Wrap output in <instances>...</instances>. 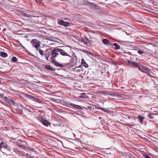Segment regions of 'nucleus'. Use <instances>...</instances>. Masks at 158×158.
I'll list each match as a JSON object with an SVG mask.
<instances>
[{"instance_id":"8","label":"nucleus","mask_w":158,"mask_h":158,"mask_svg":"<svg viewBox=\"0 0 158 158\" xmlns=\"http://www.w3.org/2000/svg\"><path fill=\"white\" fill-rule=\"evenodd\" d=\"M69 107L73 109L76 108L79 109H81V106L76 105L72 103H71L70 104H69Z\"/></svg>"},{"instance_id":"26","label":"nucleus","mask_w":158,"mask_h":158,"mask_svg":"<svg viewBox=\"0 0 158 158\" xmlns=\"http://www.w3.org/2000/svg\"><path fill=\"white\" fill-rule=\"evenodd\" d=\"M26 156L27 158H34L33 156H31L27 153L26 154Z\"/></svg>"},{"instance_id":"10","label":"nucleus","mask_w":158,"mask_h":158,"mask_svg":"<svg viewBox=\"0 0 158 158\" xmlns=\"http://www.w3.org/2000/svg\"><path fill=\"white\" fill-rule=\"evenodd\" d=\"M59 51L60 54L63 56H69V54L67 52L62 49H59Z\"/></svg>"},{"instance_id":"17","label":"nucleus","mask_w":158,"mask_h":158,"mask_svg":"<svg viewBox=\"0 0 158 158\" xmlns=\"http://www.w3.org/2000/svg\"><path fill=\"white\" fill-rule=\"evenodd\" d=\"M56 66L58 67H63V65H62L61 64H59V63L57 62H55V64H54Z\"/></svg>"},{"instance_id":"19","label":"nucleus","mask_w":158,"mask_h":158,"mask_svg":"<svg viewBox=\"0 0 158 158\" xmlns=\"http://www.w3.org/2000/svg\"><path fill=\"white\" fill-rule=\"evenodd\" d=\"M25 96L27 98H31H31L34 99V98L33 97H32L30 95H29L28 94H25Z\"/></svg>"},{"instance_id":"11","label":"nucleus","mask_w":158,"mask_h":158,"mask_svg":"<svg viewBox=\"0 0 158 158\" xmlns=\"http://www.w3.org/2000/svg\"><path fill=\"white\" fill-rule=\"evenodd\" d=\"M82 41L86 44H89V40L85 36L82 39Z\"/></svg>"},{"instance_id":"40","label":"nucleus","mask_w":158,"mask_h":158,"mask_svg":"<svg viewBox=\"0 0 158 158\" xmlns=\"http://www.w3.org/2000/svg\"><path fill=\"white\" fill-rule=\"evenodd\" d=\"M91 107V106H89L88 107V108H90Z\"/></svg>"},{"instance_id":"34","label":"nucleus","mask_w":158,"mask_h":158,"mask_svg":"<svg viewBox=\"0 0 158 158\" xmlns=\"http://www.w3.org/2000/svg\"><path fill=\"white\" fill-rule=\"evenodd\" d=\"M44 56H45V57L46 59L48 60V56H47L45 55H44Z\"/></svg>"},{"instance_id":"37","label":"nucleus","mask_w":158,"mask_h":158,"mask_svg":"<svg viewBox=\"0 0 158 158\" xmlns=\"http://www.w3.org/2000/svg\"><path fill=\"white\" fill-rule=\"evenodd\" d=\"M43 4H42V3H41V2H40V6H42V5H43Z\"/></svg>"},{"instance_id":"3","label":"nucleus","mask_w":158,"mask_h":158,"mask_svg":"<svg viewBox=\"0 0 158 158\" xmlns=\"http://www.w3.org/2000/svg\"><path fill=\"white\" fill-rule=\"evenodd\" d=\"M127 64L128 66H131L132 67H139V64L135 62L131 61L129 60L127 62Z\"/></svg>"},{"instance_id":"1","label":"nucleus","mask_w":158,"mask_h":158,"mask_svg":"<svg viewBox=\"0 0 158 158\" xmlns=\"http://www.w3.org/2000/svg\"><path fill=\"white\" fill-rule=\"evenodd\" d=\"M31 43L37 50L40 52V41L34 39L31 41Z\"/></svg>"},{"instance_id":"29","label":"nucleus","mask_w":158,"mask_h":158,"mask_svg":"<svg viewBox=\"0 0 158 158\" xmlns=\"http://www.w3.org/2000/svg\"><path fill=\"white\" fill-rule=\"evenodd\" d=\"M143 156L145 158H151L149 156L147 155L144 154L143 155Z\"/></svg>"},{"instance_id":"12","label":"nucleus","mask_w":158,"mask_h":158,"mask_svg":"<svg viewBox=\"0 0 158 158\" xmlns=\"http://www.w3.org/2000/svg\"><path fill=\"white\" fill-rule=\"evenodd\" d=\"M45 67L47 69L53 71H55V69L52 68L51 66L49 65H45Z\"/></svg>"},{"instance_id":"32","label":"nucleus","mask_w":158,"mask_h":158,"mask_svg":"<svg viewBox=\"0 0 158 158\" xmlns=\"http://www.w3.org/2000/svg\"><path fill=\"white\" fill-rule=\"evenodd\" d=\"M148 116H149V117L150 118H153V116H152L151 114H149L148 115Z\"/></svg>"},{"instance_id":"38","label":"nucleus","mask_w":158,"mask_h":158,"mask_svg":"<svg viewBox=\"0 0 158 158\" xmlns=\"http://www.w3.org/2000/svg\"><path fill=\"white\" fill-rule=\"evenodd\" d=\"M40 88H41V89H43L44 88V87H40Z\"/></svg>"},{"instance_id":"27","label":"nucleus","mask_w":158,"mask_h":158,"mask_svg":"<svg viewBox=\"0 0 158 158\" xmlns=\"http://www.w3.org/2000/svg\"><path fill=\"white\" fill-rule=\"evenodd\" d=\"M138 53L139 54L141 55L143 54V53H144V52L142 50H139L138 51Z\"/></svg>"},{"instance_id":"18","label":"nucleus","mask_w":158,"mask_h":158,"mask_svg":"<svg viewBox=\"0 0 158 158\" xmlns=\"http://www.w3.org/2000/svg\"><path fill=\"white\" fill-rule=\"evenodd\" d=\"M114 45L115 47V49H118L120 48V46L117 43H115L114 44Z\"/></svg>"},{"instance_id":"6","label":"nucleus","mask_w":158,"mask_h":158,"mask_svg":"<svg viewBox=\"0 0 158 158\" xmlns=\"http://www.w3.org/2000/svg\"><path fill=\"white\" fill-rule=\"evenodd\" d=\"M4 148L9 151L10 150L9 147H7L6 144L2 141L1 139H0V148Z\"/></svg>"},{"instance_id":"33","label":"nucleus","mask_w":158,"mask_h":158,"mask_svg":"<svg viewBox=\"0 0 158 158\" xmlns=\"http://www.w3.org/2000/svg\"><path fill=\"white\" fill-rule=\"evenodd\" d=\"M87 53H88V54H89V55H91L92 56H93V54L91 53V52H87Z\"/></svg>"},{"instance_id":"30","label":"nucleus","mask_w":158,"mask_h":158,"mask_svg":"<svg viewBox=\"0 0 158 158\" xmlns=\"http://www.w3.org/2000/svg\"><path fill=\"white\" fill-rule=\"evenodd\" d=\"M40 54L42 55H44V52L43 51L41 50H40Z\"/></svg>"},{"instance_id":"9","label":"nucleus","mask_w":158,"mask_h":158,"mask_svg":"<svg viewBox=\"0 0 158 158\" xmlns=\"http://www.w3.org/2000/svg\"><path fill=\"white\" fill-rule=\"evenodd\" d=\"M6 100L5 101L8 104H9L10 105H14L15 106L14 102L12 101L10 99L8 98L7 97V98H5Z\"/></svg>"},{"instance_id":"5","label":"nucleus","mask_w":158,"mask_h":158,"mask_svg":"<svg viewBox=\"0 0 158 158\" xmlns=\"http://www.w3.org/2000/svg\"><path fill=\"white\" fill-rule=\"evenodd\" d=\"M58 23L60 25L64 26L65 27L69 26L70 24L68 22H64L62 19H58Z\"/></svg>"},{"instance_id":"13","label":"nucleus","mask_w":158,"mask_h":158,"mask_svg":"<svg viewBox=\"0 0 158 158\" xmlns=\"http://www.w3.org/2000/svg\"><path fill=\"white\" fill-rule=\"evenodd\" d=\"M22 15L28 18H31L33 16H31V15L28 14L24 12H22Z\"/></svg>"},{"instance_id":"39","label":"nucleus","mask_w":158,"mask_h":158,"mask_svg":"<svg viewBox=\"0 0 158 158\" xmlns=\"http://www.w3.org/2000/svg\"><path fill=\"white\" fill-rule=\"evenodd\" d=\"M22 111H21V112H20V114H22Z\"/></svg>"},{"instance_id":"36","label":"nucleus","mask_w":158,"mask_h":158,"mask_svg":"<svg viewBox=\"0 0 158 158\" xmlns=\"http://www.w3.org/2000/svg\"><path fill=\"white\" fill-rule=\"evenodd\" d=\"M19 147H20L21 148H23L24 147V146L22 145H19Z\"/></svg>"},{"instance_id":"35","label":"nucleus","mask_w":158,"mask_h":158,"mask_svg":"<svg viewBox=\"0 0 158 158\" xmlns=\"http://www.w3.org/2000/svg\"><path fill=\"white\" fill-rule=\"evenodd\" d=\"M35 1L37 3H39L40 2V0H35Z\"/></svg>"},{"instance_id":"24","label":"nucleus","mask_w":158,"mask_h":158,"mask_svg":"<svg viewBox=\"0 0 158 158\" xmlns=\"http://www.w3.org/2000/svg\"><path fill=\"white\" fill-rule=\"evenodd\" d=\"M11 60L13 62H15L17 61V58L15 57H13L11 59Z\"/></svg>"},{"instance_id":"25","label":"nucleus","mask_w":158,"mask_h":158,"mask_svg":"<svg viewBox=\"0 0 158 158\" xmlns=\"http://www.w3.org/2000/svg\"><path fill=\"white\" fill-rule=\"evenodd\" d=\"M48 50H49L48 49H47L46 51V54H45V55L47 56L48 57H49L50 55L49 52H48Z\"/></svg>"},{"instance_id":"22","label":"nucleus","mask_w":158,"mask_h":158,"mask_svg":"<svg viewBox=\"0 0 158 158\" xmlns=\"http://www.w3.org/2000/svg\"><path fill=\"white\" fill-rule=\"evenodd\" d=\"M0 97L2 100L5 101L6 100L5 98H7V97H5L2 94L0 95Z\"/></svg>"},{"instance_id":"2","label":"nucleus","mask_w":158,"mask_h":158,"mask_svg":"<svg viewBox=\"0 0 158 158\" xmlns=\"http://www.w3.org/2000/svg\"><path fill=\"white\" fill-rule=\"evenodd\" d=\"M40 122L46 127L51 126V123L47 120L45 118L43 117L42 115H41V116H40Z\"/></svg>"},{"instance_id":"21","label":"nucleus","mask_w":158,"mask_h":158,"mask_svg":"<svg viewBox=\"0 0 158 158\" xmlns=\"http://www.w3.org/2000/svg\"><path fill=\"white\" fill-rule=\"evenodd\" d=\"M103 42L105 44H106L109 43L110 41L107 39H104L103 40Z\"/></svg>"},{"instance_id":"7","label":"nucleus","mask_w":158,"mask_h":158,"mask_svg":"<svg viewBox=\"0 0 158 158\" xmlns=\"http://www.w3.org/2000/svg\"><path fill=\"white\" fill-rule=\"evenodd\" d=\"M137 67L140 70L143 72V70H145L148 72H149L150 71V70L148 68L142 65H141V66H140L139 65V67Z\"/></svg>"},{"instance_id":"4","label":"nucleus","mask_w":158,"mask_h":158,"mask_svg":"<svg viewBox=\"0 0 158 158\" xmlns=\"http://www.w3.org/2000/svg\"><path fill=\"white\" fill-rule=\"evenodd\" d=\"M59 48H55L52 51L51 54V56L53 57H56L58 55H59Z\"/></svg>"},{"instance_id":"31","label":"nucleus","mask_w":158,"mask_h":158,"mask_svg":"<svg viewBox=\"0 0 158 158\" xmlns=\"http://www.w3.org/2000/svg\"><path fill=\"white\" fill-rule=\"evenodd\" d=\"M41 115H42L43 116V117L44 118H45L44 117V116L45 115L44 113V112H41V113L40 114V116H41Z\"/></svg>"},{"instance_id":"42","label":"nucleus","mask_w":158,"mask_h":158,"mask_svg":"<svg viewBox=\"0 0 158 158\" xmlns=\"http://www.w3.org/2000/svg\"><path fill=\"white\" fill-rule=\"evenodd\" d=\"M40 0V1H41V0Z\"/></svg>"},{"instance_id":"20","label":"nucleus","mask_w":158,"mask_h":158,"mask_svg":"<svg viewBox=\"0 0 158 158\" xmlns=\"http://www.w3.org/2000/svg\"><path fill=\"white\" fill-rule=\"evenodd\" d=\"M20 106H21V107L22 108H24L25 109L27 110L28 111V112H30L31 111L30 110H29V109L28 108H27V107H25L23 105H21V104H20Z\"/></svg>"},{"instance_id":"28","label":"nucleus","mask_w":158,"mask_h":158,"mask_svg":"<svg viewBox=\"0 0 158 158\" xmlns=\"http://www.w3.org/2000/svg\"><path fill=\"white\" fill-rule=\"evenodd\" d=\"M51 62L52 63H54V64H55V62H56V61L55 60V59H54V58H53V57H52L51 58Z\"/></svg>"},{"instance_id":"16","label":"nucleus","mask_w":158,"mask_h":158,"mask_svg":"<svg viewBox=\"0 0 158 158\" xmlns=\"http://www.w3.org/2000/svg\"><path fill=\"white\" fill-rule=\"evenodd\" d=\"M79 98H87V96L85 95V93H82L81 94V95L79 96Z\"/></svg>"},{"instance_id":"14","label":"nucleus","mask_w":158,"mask_h":158,"mask_svg":"<svg viewBox=\"0 0 158 158\" xmlns=\"http://www.w3.org/2000/svg\"><path fill=\"white\" fill-rule=\"evenodd\" d=\"M81 64H82L86 68H88V64L85 62L84 60L82 59L81 60Z\"/></svg>"},{"instance_id":"41","label":"nucleus","mask_w":158,"mask_h":158,"mask_svg":"<svg viewBox=\"0 0 158 158\" xmlns=\"http://www.w3.org/2000/svg\"><path fill=\"white\" fill-rule=\"evenodd\" d=\"M40 104L41 103H42H42L41 102H40Z\"/></svg>"},{"instance_id":"15","label":"nucleus","mask_w":158,"mask_h":158,"mask_svg":"<svg viewBox=\"0 0 158 158\" xmlns=\"http://www.w3.org/2000/svg\"><path fill=\"white\" fill-rule=\"evenodd\" d=\"M0 56L2 57H6L7 56V54L4 52H2L0 53Z\"/></svg>"},{"instance_id":"23","label":"nucleus","mask_w":158,"mask_h":158,"mask_svg":"<svg viewBox=\"0 0 158 158\" xmlns=\"http://www.w3.org/2000/svg\"><path fill=\"white\" fill-rule=\"evenodd\" d=\"M139 118L140 121V123H142V122L143 121L144 117H142L140 116H139Z\"/></svg>"}]
</instances>
